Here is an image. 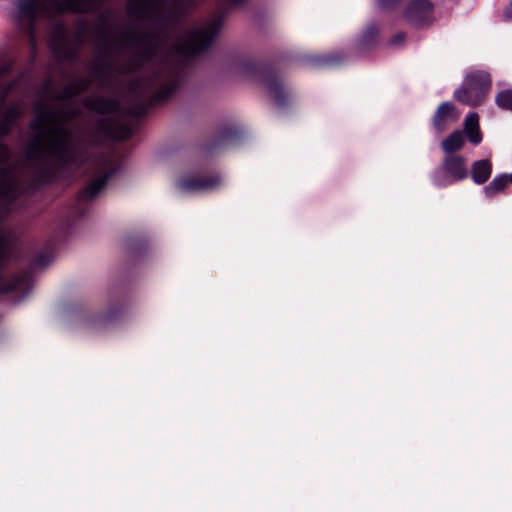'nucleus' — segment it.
<instances>
[{
    "label": "nucleus",
    "instance_id": "20",
    "mask_svg": "<svg viewBox=\"0 0 512 512\" xmlns=\"http://www.w3.org/2000/svg\"><path fill=\"white\" fill-rule=\"evenodd\" d=\"M464 144L465 138L463 132L456 130L441 142V149L445 155L456 154V152L463 148Z\"/></svg>",
    "mask_w": 512,
    "mask_h": 512
},
{
    "label": "nucleus",
    "instance_id": "11",
    "mask_svg": "<svg viewBox=\"0 0 512 512\" xmlns=\"http://www.w3.org/2000/svg\"><path fill=\"white\" fill-rule=\"evenodd\" d=\"M222 184L220 173L212 171L203 176L186 175L177 180V187L185 193L214 190Z\"/></svg>",
    "mask_w": 512,
    "mask_h": 512
},
{
    "label": "nucleus",
    "instance_id": "10",
    "mask_svg": "<svg viewBox=\"0 0 512 512\" xmlns=\"http://www.w3.org/2000/svg\"><path fill=\"white\" fill-rule=\"evenodd\" d=\"M155 253V245L147 233L130 234V275L133 270L145 267Z\"/></svg>",
    "mask_w": 512,
    "mask_h": 512
},
{
    "label": "nucleus",
    "instance_id": "3",
    "mask_svg": "<svg viewBox=\"0 0 512 512\" xmlns=\"http://www.w3.org/2000/svg\"><path fill=\"white\" fill-rule=\"evenodd\" d=\"M78 152L77 156L70 155L68 143L62 138L50 147V153L54 160L63 167L72 164L80 166L87 163L90 165L95 175L80 191V197L91 201L106 187L108 181L118 173L120 167L116 163L113 151L90 154L86 149L78 148Z\"/></svg>",
    "mask_w": 512,
    "mask_h": 512
},
{
    "label": "nucleus",
    "instance_id": "13",
    "mask_svg": "<svg viewBox=\"0 0 512 512\" xmlns=\"http://www.w3.org/2000/svg\"><path fill=\"white\" fill-rule=\"evenodd\" d=\"M244 138V131L234 126L221 128L215 137L206 144L205 150L208 153H214L227 147L238 145Z\"/></svg>",
    "mask_w": 512,
    "mask_h": 512
},
{
    "label": "nucleus",
    "instance_id": "1",
    "mask_svg": "<svg viewBox=\"0 0 512 512\" xmlns=\"http://www.w3.org/2000/svg\"><path fill=\"white\" fill-rule=\"evenodd\" d=\"M133 2L134 0H130V22H132ZM151 26V29L141 34L139 42L141 61L153 67L147 77L138 80L133 76L136 65L132 51L135 31L130 23V149L135 136L143 127L149 110L169 100L181 85V75L176 68L167 63H155L167 33L158 26Z\"/></svg>",
    "mask_w": 512,
    "mask_h": 512
},
{
    "label": "nucleus",
    "instance_id": "12",
    "mask_svg": "<svg viewBox=\"0 0 512 512\" xmlns=\"http://www.w3.org/2000/svg\"><path fill=\"white\" fill-rule=\"evenodd\" d=\"M433 10L430 0H411L404 11V17L411 26L420 28L431 24Z\"/></svg>",
    "mask_w": 512,
    "mask_h": 512
},
{
    "label": "nucleus",
    "instance_id": "27",
    "mask_svg": "<svg viewBox=\"0 0 512 512\" xmlns=\"http://www.w3.org/2000/svg\"><path fill=\"white\" fill-rule=\"evenodd\" d=\"M73 229V223L71 220H67L64 225V234L69 235Z\"/></svg>",
    "mask_w": 512,
    "mask_h": 512
},
{
    "label": "nucleus",
    "instance_id": "23",
    "mask_svg": "<svg viewBox=\"0 0 512 512\" xmlns=\"http://www.w3.org/2000/svg\"><path fill=\"white\" fill-rule=\"evenodd\" d=\"M378 6L385 11H391L396 9L403 0H376Z\"/></svg>",
    "mask_w": 512,
    "mask_h": 512
},
{
    "label": "nucleus",
    "instance_id": "19",
    "mask_svg": "<svg viewBox=\"0 0 512 512\" xmlns=\"http://www.w3.org/2000/svg\"><path fill=\"white\" fill-rule=\"evenodd\" d=\"M55 248L56 242L53 239L49 240L46 244L45 250L37 253L31 261V268H46L54 258Z\"/></svg>",
    "mask_w": 512,
    "mask_h": 512
},
{
    "label": "nucleus",
    "instance_id": "8",
    "mask_svg": "<svg viewBox=\"0 0 512 512\" xmlns=\"http://www.w3.org/2000/svg\"><path fill=\"white\" fill-rule=\"evenodd\" d=\"M491 87V77L488 73L477 71L468 74L462 87L454 92V98L471 107H476L484 101Z\"/></svg>",
    "mask_w": 512,
    "mask_h": 512
},
{
    "label": "nucleus",
    "instance_id": "5",
    "mask_svg": "<svg viewBox=\"0 0 512 512\" xmlns=\"http://www.w3.org/2000/svg\"><path fill=\"white\" fill-rule=\"evenodd\" d=\"M50 117H52V113L45 109L42 101H38L36 113L28 125L29 130L33 132V139L27 151V158L38 163L37 174L32 181L36 188L50 184L56 178L51 162L45 161L44 153L41 151V144L46 134L44 124Z\"/></svg>",
    "mask_w": 512,
    "mask_h": 512
},
{
    "label": "nucleus",
    "instance_id": "4",
    "mask_svg": "<svg viewBox=\"0 0 512 512\" xmlns=\"http://www.w3.org/2000/svg\"><path fill=\"white\" fill-rule=\"evenodd\" d=\"M237 68L243 75L258 81L279 109L289 107L293 99V92L281 78L275 62H261L245 58L237 62Z\"/></svg>",
    "mask_w": 512,
    "mask_h": 512
},
{
    "label": "nucleus",
    "instance_id": "28",
    "mask_svg": "<svg viewBox=\"0 0 512 512\" xmlns=\"http://www.w3.org/2000/svg\"><path fill=\"white\" fill-rule=\"evenodd\" d=\"M128 28L124 26L123 28V47L126 48L128 45Z\"/></svg>",
    "mask_w": 512,
    "mask_h": 512
},
{
    "label": "nucleus",
    "instance_id": "25",
    "mask_svg": "<svg viewBox=\"0 0 512 512\" xmlns=\"http://www.w3.org/2000/svg\"><path fill=\"white\" fill-rule=\"evenodd\" d=\"M406 40V33L404 32H398L393 37H391L389 44L390 45H402Z\"/></svg>",
    "mask_w": 512,
    "mask_h": 512
},
{
    "label": "nucleus",
    "instance_id": "16",
    "mask_svg": "<svg viewBox=\"0 0 512 512\" xmlns=\"http://www.w3.org/2000/svg\"><path fill=\"white\" fill-rule=\"evenodd\" d=\"M493 164L490 159L474 161L471 165L470 176L476 185L485 184L491 177Z\"/></svg>",
    "mask_w": 512,
    "mask_h": 512
},
{
    "label": "nucleus",
    "instance_id": "18",
    "mask_svg": "<svg viewBox=\"0 0 512 512\" xmlns=\"http://www.w3.org/2000/svg\"><path fill=\"white\" fill-rule=\"evenodd\" d=\"M464 131L468 140L473 145H479L482 141V133L479 126V116L472 112L467 115L464 122Z\"/></svg>",
    "mask_w": 512,
    "mask_h": 512
},
{
    "label": "nucleus",
    "instance_id": "15",
    "mask_svg": "<svg viewBox=\"0 0 512 512\" xmlns=\"http://www.w3.org/2000/svg\"><path fill=\"white\" fill-rule=\"evenodd\" d=\"M303 60L311 68H331L339 66L344 57L341 53H326L307 55Z\"/></svg>",
    "mask_w": 512,
    "mask_h": 512
},
{
    "label": "nucleus",
    "instance_id": "7",
    "mask_svg": "<svg viewBox=\"0 0 512 512\" xmlns=\"http://www.w3.org/2000/svg\"><path fill=\"white\" fill-rule=\"evenodd\" d=\"M222 26V16L215 17L203 28L190 32L187 38L176 46V51L188 58H194L206 52L216 40Z\"/></svg>",
    "mask_w": 512,
    "mask_h": 512
},
{
    "label": "nucleus",
    "instance_id": "22",
    "mask_svg": "<svg viewBox=\"0 0 512 512\" xmlns=\"http://www.w3.org/2000/svg\"><path fill=\"white\" fill-rule=\"evenodd\" d=\"M495 103L502 110L512 111V89L500 91L495 97Z\"/></svg>",
    "mask_w": 512,
    "mask_h": 512
},
{
    "label": "nucleus",
    "instance_id": "6",
    "mask_svg": "<svg viewBox=\"0 0 512 512\" xmlns=\"http://www.w3.org/2000/svg\"><path fill=\"white\" fill-rule=\"evenodd\" d=\"M139 12L151 25L158 26L166 33L177 28L185 15L183 0H138Z\"/></svg>",
    "mask_w": 512,
    "mask_h": 512
},
{
    "label": "nucleus",
    "instance_id": "26",
    "mask_svg": "<svg viewBox=\"0 0 512 512\" xmlns=\"http://www.w3.org/2000/svg\"><path fill=\"white\" fill-rule=\"evenodd\" d=\"M502 20L504 22H512V0L503 9Z\"/></svg>",
    "mask_w": 512,
    "mask_h": 512
},
{
    "label": "nucleus",
    "instance_id": "17",
    "mask_svg": "<svg viewBox=\"0 0 512 512\" xmlns=\"http://www.w3.org/2000/svg\"><path fill=\"white\" fill-rule=\"evenodd\" d=\"M380 29L377 24L372 23L362 31L357 46L361 51L372 50L377 47L379 42Z\"/></svg>",
    "mask_w": 512,
    "mask_h": 512
},
{
    "label": "nucleus",
    "instance_id": "32",
    "mask_svg": "<svg viewBox=\"0 0 512 512\" xmlns=\"http://www.w3.org/2000/svg\"><path fill=\"white\" fill-rule=\"evenodd\" d=\"M99 110H103V108L100 107ZM103 113H104V111H100V114H103Z\"/></svg>",
    "mask_w": 512,
    "mask_h": 512
},
{
    "label": "nucleus",
    "instance_id": "9",
    "mask_svg": "<svg viewBox=\"0 0 512 512\" xmlns=\"http://www.w3.org/2000/svg\"><path fill=\"white\" fill-rule=\"evenodd\" d=\"M468 175L466 158L459 154H448L443 157L441 165L433 171L431 179L435 186L443 188L465 180Z\"/></svg>",
    "mask_w": 512,
    "mask_h": 512
},
{
    "label": "nucleus",
    "instance_id": "29",
    "mask_svg": "<svg viewBox=\"0 0 512 512\" xmlns=\"http://www.w3.org/2000/svg\"><path fill=\"white\" fill-rule=\"evenodd\" d=\"M245 0H229V3L232 5V6H239L241 5L242 3H244Z\"/></svg>",
    "mask_w": 512,
    "mask_h": 512
},
{
    "label": "nucleus",
    "instance_id": "14",
    "mask_svg": "<svg viewBox=\"0 0 512 512\" xmlns=\"http://www.w3.org/2000/svg\"><path fill=\"white\" fill-rule=\"evenodd\" d=\"M458 116L456 106L452 102L445 101L435 111L431 119V125L437 132H443L449 123L458 119Z\"/></svg>",
    "mask_w": 512,
    "mask_h": 512
},
{
    "label": "nucleus",
    "instance_id": "24",
    "mask_svg": "<svg viewBox=\"0 0 512 512\" xmlns=\"http://www.w3.org/2000/svg\"><path fill=\"white\" fill-rule=\"evenodd\" d=\"M115 241L117 246L123 251H126L128 249V236L125 232L116 236Z\"/></svg>",
    "mask_w": 512,
    "mask_h": 512
},
{
    "label": "nucleus",
    "instance_id": "31",
    "mask_svg": "<svg viewBox=\"0 0 512 512\" xmlns=\"http://www.w3.org/2000/svg\"><path fill=\"white\" fill-rule=\"evenodd\" d=\"M94 142H95L96 144H99V143H100V138H99V137H96V138L94 139Z\"/></svg>",
    "mask_w": 512,
    "mask_h": 512
},
{
    "label": "nucleus",
    "instance_id": "2",
    "mask_svg": "<svg viewBox=\"0 0 512 512\" xmlns=\"http://www.w3.org/2000/svg\"><path fill=\"white\" fill-rule=\"evenodd\" d=\"M106 309L76 301L64 306V316L71 329L99 334L116 325L128 306V274L123 269L113 278L107 290Z\"/></svg>",
    "mask_w": 512,
    "mask_h": 512
},
{
    "label": "nucleus",
    "instance_id": "30",
    "mask_svg": "<svg viewBox=\"0 0 512 512\" xmlns=\"http://www.w3.org/2000/svg\"><path fill=\"white\" fill-rule=\"evenodd\" d=\"M507 177H508L509 182L512 184V173L511 174H507Z\"/></svg>",
    "mask_w": 512,
    "mask_h": 512
},
{
    "label": "nucleus",
    "instance_id": "21",
    "mask_svg": "<svg viewBox=\"0 0 512 512\" xmlns=\"http://www.w3.org/2000/svg\"><path fill=\"white\" fill-rule=\"evenodd\" d=\"M510 184L507 174H500L493 178V180L483 188L485 197L491 199L498 193L503 192Z\"/></svg>",
    "mask_w": 512,
    "mask_h": 512
}]
</instances>
